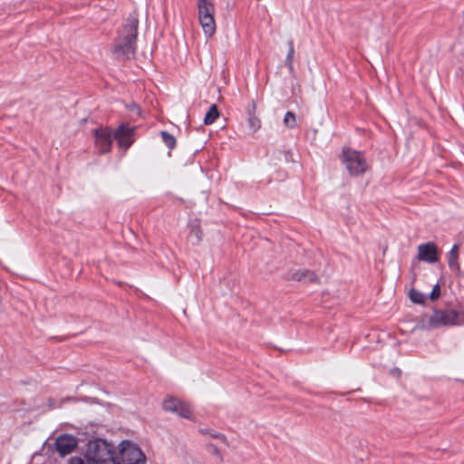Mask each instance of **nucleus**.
Here are the masks:
<instances>
[{
	"mask_svg": "<svg viewBox=\"0 0 464 464\" xmlns=\"http://www.w3.org/2000/svg\"><path fill=\"white\" fill-rule=\"evenodd\" d=\"M139 19L135 13L130 14L116 39L114 53L121 59H130L136 50Z\"/></svg>",
	"mask_w": 464,
	"mask_h": 464,
	"instance_id": "1",
	"label": "nucleus"
},
{
	"mask_svg": "<svg viewBox=\"0 0 464 464\" xmlns=\"http://www.w3.org/2000/svg\"><path fill=\"white\" fill-rule=\"evenodd\" d=\"M85 459L88 464H107L112 459L111 445L103 439L90 440L87 445Z\"/></svg>",
	"mask_w": 464,
	"mask_h": 464,
	"instance_id": "2",
	"label": "nucleus"
},
{
	"mask_svg": "<svg viewBox=\"0 0 464 464\" xmlns=\"http://www.w3.org/2000/svg\"><path fill=\"white\" fill-rule=\"evenodd\" d=\"M429 324L432 328H439L446 325L464 324V313L451 309L434 310L429 319Z\"/></svg>",
	"mask_w": 464,
	"mask_h": 464,
	"instance_id": "3",
	"label": "nucleus"
},
{
	"mask_svg": "<svg viewBox=\"0 0 464 464\" xmlns=\"http://www.w3.org/2000/svg\"><path fill=\"white\" fill-rule=\"evenodd\" d=\"M342 162L353 176L363 174L368 168L364 155L351 148L343 149Z\"/></svg>",
	"mask_w": 464,
	"mask_h": 464,
	"instance_id": "4",
	"label": "nucleus"
},
{
	"mask_svg": "<svg viewBox=\"0 0 464 464\" xmlns=\"http://www.w3.org/2000/svg\"><path fill=\"white\" fill-rule=\"evenodd\" d=\"M120 451L122 460L126 464H144L146 457L141 450L130 440H123L120 443Z\"/></svg>",
	"mask_w": 464,
	"mask_h": 464,
	"instance_id": "5",
	"label": "nucleus"
},
{
	"mask_svg": "<svg viewBox=\"0 0 464 464\" xmlns=\"http://www.w3.org/2000/svg\"><path fill=\"white\" fill-rule=\"evenodd\" d=\"M162 407L164 411L175 413L185 419H190L192 416L190 406L175 397H167L163 401Z\"/></svg>",
	"mask_w": 464,
	"mask_h": 464,
	"instance_id": "6",
	"label": "nucleus"
},
{
	"mask_svg": "<svg viewBox=\"0 0 464 464\" xmlns=\"http://www.w3.org/2000/svg\"><path fill=\"white\" fill-rule=\"evenodd\" d=\"M95 136L96 147L102 153H106L111 150L113 134L108 129H96L93 130Z\"/></svg>",
	"mask_w": 464,
	"mask_h": 464,
	"instance_id": "7",
	"label": "nucleus"
},
{
	"mask_svg": "<svg viewBox=\"0 0 464 464\" xmlns=\"http://www.w3.org/2000/svg\"><path fill=\"white\" fill-rule=\"evenodd\" d=\"M76 446V438L70 434H62L55 440V449L62 457L72 453Z\"/></svg>",
	"mask_w": 464,
	"mask_h": 464,
	"instance_id": "8",
	"label": "nucleus"
},
{
	"mask_svg": "<svg viewBox=\"0 0 464 464\" xmlns=\"http://www.w3.org/2000/svg\"><path fill=\"white\" fill-rule=\"evenodd\" d=\"M417 258L420 261L434 264L436 263L438 258V248L436 245L432 242H427L424 244H420L418 246V256Z\"/></svg>",
	"mask_w": 464,
	"mask_h": 464,
	"instance_id": "9",
	"label": "nucleus"
},
{
	"mask_svg": "<svg viewBox=\"0 0 464 464\" xmlns=\"http://www.w3.org/2000/svg\"><path fill=\"white\" fill-rule=\"evenodd\" d=\"M134 133V128L129 127L125 124H121L114 131L113 137L117 140L118 144L121 148L128 149L133 142L132 136Z\"/></svg>",
	"mask_w": 464,
	"mask_h": 464,
	"instance_id": "10",
	"label": "nucleus"
},
{
	"mask_svg": "<svg viewBox=\"0 0 464 464\" xmlns=\"http://www.w3.org/2000/svg\"><path fill=\"white\" fill-rule=\"evenodd\" d=\"M198 19H199L200 25H201L206 36H208V37L212 36L216 32V22L214 19V15H212V16L203 15V17H200Z\"/></svg>",
	"mask_w": 464,
	"mask_h": 464,
	"instance_id": "11",
	"label": "nucleus"
},
{
	"mask_svg": "<svg viewBox=\"0 0 464 464\" xmlns=\"http://www.w3.org/2000/svg\"><path fill=\"white\" fill-rule=\"evenodd\" d=\"M198 18L203 15L212 16L215 14V7L208 0H198Z\"/></svg>",
	"mask_w": 464,
	"mask_h": 464,
	"instance_id": "12",
	"label": "nucleus"
},
{
	"mask_svg": "<svg viewBox=\"0 0 464 464\" xmlns=\"http://www.w3.org/2000/svg\"><path fill=\"white\" fill-rule=\"evenodd\" d=\"M458 250H459V247L457 245H454L450 251L449 252L448 254V265H449V267L450 268V270L456 272V273H459L460 272V267H459V262H458Z\"/></svg>",
	"mask_w": 464,
	"mask_h": 464,
	"instance_id": "13",
	"label": "nucleus"
},
{
	"mask_svg": "<svg viewBox=\"0 0 464 464\" xmlns=\"http://www.w3.org/2000/svg\"><path fill=\"white\" fill-rule=\"evenodd\" d=\"M292 278L296 281L304 282H315L317 280V276L314 272L305 269L297 270L293 274Z\"/></svg>",
	"mask_w": 464,
	"mask_h": 464,
	"instance_id": "14",
	"label": "nucleus"
},
{
	"mask_svg": "<svg viewBox=\"0 0 464 464\" xmlns=\"http://www.w3.org/2000/svg\"><path fill=\"white\" fill-rule=\"evenodd\" d=\"M219 116V112L216 104H212L204 117V124H212Z\"/></svg>",
	"mask_w": 464,
	"mask_h": 464,
	"instance_id": "15",
	"label": "nucleus"
},
{
	"mask_svg": "<svg viewBox=\"0 0 464 464\" xmlns=\"http://www.w3.org/2000/svg\"><path fill=\"white\" fill-rule=\"evenodd\" d=\"M288 46H289V50L286 54L285 63H286L289 71L293 72V70H294L293 61H294V55H295V48H294V43L292 40L288 41Z\"/></svg>",
	"mask_w": 464,
	"mask_h": 464,
	"instance_id": "16",
	"label": "nucleus"
},
{
	"mask_svg": "<svg viewBox=\"0 0 464 464\" xmlns=\"http://www.w3.org/2000/svg\"><path fill=\"white\" fill-rule=\"evenodd\" d=\"M160 136L162 138L163 142L169 149H173L176 146V139L173 135L169 133L168 131L162 130L160 132Z\"/></svg>",
	"mask_w": 464,
	"mask_h": 464,
	"instance_id": "17",
	"label": "nucleus"
},
{
	"mask_svg": "<svg viewBox=\"0 0 464 464\" xmlns=\"http://www.w3.org/2000/svg\"><path fill=\"white\" fill-rule=\"evenodd\" d=\"M190 236L195 237L196 242L198 243L202 238V231L199 227V224L197 220L189 224Z\"/></svg>",
	"mask_w": 464,
	"mask_h": 464,
	"instance_id": "18",
	"label": "nucleus"
},
{
	"mask_svg": "<svg viewBox=\"0 0 464 464\" xmlns=\"http://www.w3.org/2000/svg\"><path fill=\"white\" fill-rule=\"evenodd\" d=\"M409 296L411 302L415 304H424L426 299L425 295L422 293L414 288L410 290Z\"/></svg>",
	"mask_w": 464,
	"mask_h": 464,
	"instance_id": "19",
	"label": "nucleus"
},
{
	"mask_svg": "<svg viewBox=\"0 0 464 464\" xmlns=\"http://www.w3.org/2000/svg\"><path fill=\"white\" fill-rule=\"evenodd\" d=\"M284 124L285 125V127L289 129L295 128L297 124L295 113H293L292 111H287L284 117Z\"/></svg>",
	"mask_w": 464,
	"mask_h": 464,
	"instance_id": "20",
	"label": "nucleus"
},
{
	"mask_svg": "<svg viewBox=\"0 0 464 464\" xmlns=\"http://www.w3.org/2000/svg\"><path fill=\"white\" fill-rule=\"evenodd\" d=\"M247 121H248V126L252 131L255 132L257 130H259V128L261 126V122L256 116H255L254 114H249Z\"/></svg>",
	"mask_w": 464,
	"mask_h": 464,
	"instance_id": "21",
	"label": "nucleus"
},
{
	"mask_svg": "<svg viewBox=\"0 0 464 464\" xmlns=\"http://www.w3.org/2000/svg\"><path fill=\"white\" fill-rule=\"evenodd\" d=\"M440 285L437 284L433 286L432 291L430 294V298L431 300H436L440 297Z\"/></svg>",
	"mask_w": 464,
	"mask_h": 464,
	"instance_id": "22",
	"label": "nucleus"
},
{
	"mask_svg": "<svg viewBox=\"0 0 464 464\" xmlns=\"http://www.w3.org/2000/svg\"><path fill=\"white\" fill-rule=\"evenodd\" d=\"M208 434H209L210 437L215 438V439H218L222 442H224L227 446H228V442H227V440L225 435H223L221 433H218V432H215V431H209Z\"/></svg>",
	"mask_w": 464,
	"mask_h": 464,
	"instance_id": "23",
	"label": "nucleus"
},
{
	"mask_svg": "<svg viewBox=\"0 0 464 464\" xmlns=\"http://www.w3.org/2000/svg\"><path fill=\"white\" fill-rule=\"evenodd\" d=\"M208 448H209V451H210L213 455L217 456V457H218L221 461L223 460V458H222V456H221V454H220L219 450H218L215 445H213V444H209V445H208Z\"/></svg>",
	"mask_w": 464,
	"mask_h": 464,
	"instance_id": "24",
	"label": "nucleus"
},
{
	"mask_svg": "<svg viewBox=\"0 0 464 464\" xmlns=\"http://www.w3.org/2000/svg\"><path fill=\"white\" fill-rule=\"evenodd\" d=\"M69 464H84V462L81 458L74 457L70 459Z\"/></svg>",
	"mask_w": 464,
	"mask_h": 464,
	"instance_id": "25",
	"label": "nucleus"
}]
</instances>
